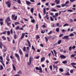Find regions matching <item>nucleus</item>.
<instances>
[{
    "mask_svg": "<svg viewBox=\"0 0 76 76\" xmlns=\"http://www.w3.org/2000/svg\"><path fill=\"white\" fill-rule=\"evenodd\" d=\"M5 4H7L8 7L10 8V6H11V3L9 1H7L6 2Z\"/></svg>",
    "mask_w": 76,
    "mask_h": 76,
    "instance_id": "1",
    "label": "nucleus"
},
{
    "mask_svg": "<svg viewBox=\"0 0 76 76\" xmlns=\"http://www.w3.org/2000/svg\"><path fill=\"white\" fill-rule=\"evenodd\" d=\"M36 70H39V73H42V70L41 69H39V67H36L35 68Z\"/></svg>",
    "mask_w": 76,
    "mask_h": 76,
    "instance_id": "2",
    "label": "nucleus"
},
{
    "mask_svg": "<svg viewBox=\"0 0 76 76\" xmlns=\"http://www.w3.org/2000/svg\"><path fill=\"white\" fill-rule=\"evenodd\" d=\"M69 35L65 36L63 38V39H66L69 40Z\"/></svg>",
    "mask_w": 76,
    "mask_h": 76,
    "instance_id": "3",
    "label": "nucleus"
},
{
    "mask_svg": "<svg viewBox=\"0 0 76 76\" xmlns=\"http://www.w3.org/2000/svg\"><path fill=\"white\" fill-rule=\"evenodd\" d=\"M10 21V17H8L5 20L6 22H9Z\"/></svg>",
    "mask_w": 76,
    "mask_h": 76,
    "instance_id": "4",
    "label": "nucleus"
},
{
    "mask_svg": "<svg viewBox=\"0 0 76 76\" xmlns=\"http://www.w3.org/2000/svg\"><path fill=\"white\" fill-rule=\"evenodd\" d=\"M25 33H23L22 34V35L20 38V39H23V38L24 37V36H25Z\"/></svg>",
    "mask_w": 76,
    "mask_h": 76,
    "instance_id": "5",
    "label": "nucleus"
},
{
    "mask_svg": "<svg viewBox=\"0 0 76 76\" xmlns=\"http://www.w3.org/2000/svg\"><path fill=\"white\" fill-rule=\"evenodd\" d=\"M60 57L61 58H66V57L64 55H61L60 56Z\"/></svg>",
    "mask_w": 76,
    "mask_h": 76,
    "instance_id": "6",
    "label": "nucleus"
},
{
    "mask_svg": "<svg viewBox=\"0 0 76 76\" xmlns=\"http://www.w3.org/2000/svg\"><path fill=\"white\" fill-rule=\"evenodd\" d=\"M19 53H20V56H21V55H23V52H22V50H21V49H19Z\"/></svg>",
    "mask_w": 76,
    "mask_h": 76,
    "instance_id": "7",
    "label": "nucleus"
},
{
    "mask_svg": "<svg viewBox=\"0 0 76 76\" xmlns=\"http://www.w3.org/2000/svg\"><path fill=\"white\" fill-rule=\"evenodd\" d=\"M27 42L28 43V46H29V47H31V43L28 40H27Z\"/></svg>",
    "mask_w": 76,
    "mask_h": 76,
    "instance_id": "8",
    "label": "nucleus"
},
{
    "mask_svg": "<svg viewBox=\"0 0 76 76\" xmlns=\"http://www.w3.org/2000/svg\"><path fill=\"white\" fill-rule=\"evenodd\" d=\"M69 3V1H67L66 2L65 4L66 5V7H69V5H67Z\"/></svg>",
    "mask_w": 76,
    "mask_h": 76,
    "instance_id": "9",
    "label": "nucleus"
},
{
    "mask_svg": "<svg viewBox=\"0 0 76 76\" xmlns=\"http://www.w3.org/2000/svg\"><path fill=\"white\" fill-rule=\"evenodd\" d=\"M27 50H26V51L27 52V53H29V47H26Z\"/></svg>",
    "mask_w": 76,
    "mask_h": 76,
    "instance_id": "10",
    "label": "nucleus"
},
{
    "mask_svg": "<svg viewBox=\"0 0 76 76\" xmlns=\"http://www.w3.org/2000/svg\"><path fill=\"white\" fill-rule=\"evenodd\" d=\"M34 60V58L33 57L31 56L29 58V61H31L32 60Z\"/></svg>",
    "mask_w": 76,
    "mask_h": 76,
    "instance_id": "11",
    "label": "nucleus"
},
{
    "mask_svg": "<svg viewBox=\"0 0 76 76\" xmlns=\"http://www.w3.org/2000/svg\"><path fill=\"white\" fill-rule=\"evenodd\" d=\"M26 2L27 4V5H29V4H31V2L28 1H26Z\"/></svg>",
    "mask_w": 76,
    "mask_h": 76,
    "instance_id": "12",
    "label": "nucleus"
},
{
    "mask_svg": "<svg viewBox=\"0 0 76 76\" xmlns=\"http://www.w3.org/2000/svg\"><path fill=\"white\" fill-rule=\"evenodd\" d=\"M2 46H3V45L2 42H0V47L1 49H2Z\"/></svg>",
    "mask_w": 76,
    "mask_h": 76,
    "instance_id": "13",
    "label": "nucleus"
},
{
    "mask_svg": "<svg viewBox=\"0 0 76 76\" xmlns=\"http://www.w3.org/2000/svg\"><path fill=\"white\" fill-rule=\"evenodd\" d=\"M12 65L13 66V68L14 70V71H16V67H15V65H14L13 64H12Z\"/></svg>",
    "mask_w": 76,
    "mask_h": 76,
    "instance_id": "14",
    "label": "nucleus"
},
{
    "mask_svg": "<svg viewBox=\"0 0 76 76\" xmlns=\"http://www.w3.org/2000/svg\"><path fill=\"white\" fill-rule=\"evenodd\" d=\"M45 58L44 57H42L41 59V62H43V61L45 60Z\"/></svg>",
    "mask_w": 76,
    "mask_h": 76,
    "instance_id": "15",
    "label": "nucleus"
},
{
    "mask_svg": "<svg viewBox=\"0 0 76 76\" xmlns=\"http://www.w3.org/2000/svg\"><path fill=\"white\" fill-rule=\"evenodd\" d=\"M71 66H72V67H73V66H75L73 65H76V63H72L71 64Z\"/></svg>",
    "mask_w": 76,
    "mask_h": 76,
    "instance_id": "16",
    "label": "nucleus"
},
{
    "mask_svg": "<svg viewBox=\"0 0 76 76\" xmlns=\"http://www.w3.org/2000/svg\"><path fill=\"white\" fill-rule=\"evenodd\" d=\"M31 23H35V21L34 18H33L31 20Z\"/></svg>",
    "mask_w": 76,
    "mask_h": 76,
    "instance_id": "17",
    "label": "nucleus"
},
{
    "mask_svg": "<svg viewBox=\"0 0 76 76\" xmlns=\"http://www.w3.org/2000/svg\"><path fill=\"white\" fill-rule=\"evenodd\" d=\"M15 56L17 58H20L19 56V55L17 53H15Z\"/></svg>",
    "mask_w": 76,
    "mask_h": 76,
    "instance_id": "18",
    "label": "nucleus"
},
{
    "mask_svg": "<svg viewBox=\"0 0 76 76\" xmlns=\"http://www.w3.org/2000/svg\"><path fill=\"white\" fill-rule=\"evenodd\" d=\"M53 68H56V70H57V69H58V68L57 67V66H55L54 65H53Z\"/></svg>",
    "mask_w": 76,
    "mask_h": 76,
    "instance_id": "19",
    "label": "nucleus"
},
{
    "mask_svg": "<svg viewBox=\"0 0 76 76\" xmlns=\"http://www.w3.org/2000/svg\"><path fill=\"white\" fill-rule=\"evenodd\" d=\"M15 25H20V23L19 22H15Z\"/></svg>",
    "mask_w": 76,
    "mask_h": 76,
    "instance_id": "20",
    "label": "nucleus"
},
{
    "mask_svg": "<svg viewBox=\"0 0 76 76\" xmlns=\"http://www.w3.org/2000/svg\"><path fill=\"white\" fill-rule=\"evenodd\" d=\"M7 50V48H4V49H3L2 50V52H3V53H4V52H6Z\"/></svg>",
    "mask_w": 76,
    "mask_h": 76,
    "instance_id": "21",
    "label": "nucleus"
},
{
    "mask_svg": "<svg viewBox=\"0 0 76 76\" xmlns=\"http://www.w3.org/2000/svg\"><path fill=\"white\" fill-rule=\"evenodd\" d=\"M64 75H68V76H69L70 75V74H69V72H67L66 73L64 74Z\"/></svg>",
    "mask_w": 76,
    "mask_h": 76,
    "instance_id": "22",
    "label": "nucleus"
},
{
    "mask_svg": "<svg viewBox=\"0 0 76 76\" xmlns=\"http://www.w3.org/2000/svg\"><path fill=\"white\" fill-rule=\"evenodd\" d=\"M53 51L54 52V53L56 57H57V52H56V51L55 50H53Z\"/></svg>",
    "mask_w": 76,
    "mask_h": 76,
    "instance_id": "23",
    "label": "nucleus"
},
{
    "mask_svg": "<svg viewBox=\"0 0 76 76\" xmlns=\"http://www.w3.org/2000/svg\"><path fill=\"white\" fill-rule=\"evenodd\" d=\"M15 14L12 15L11 18L12 20L13 19V18H15Z\"/></svg>",
    "mask_w": 76,
    "mask_h": 76,
    "instance_id": "24",
    "label": "nucleus"
},
{
    "mask_svg": "<svg viewBox=\"0 0 76 76\" xmlns=\"http://www.w3.org/2000/svg\"><path fill=\"white\" fill-rule=\"evenodd\" d=\"M17 18H18V16L16 15L14 18H13V20H16L17 19Z\"/></svg>",
    "mask_w": 76,
    "mask_h": 76,
    "instance_id": "25",
    "label": "nucleus"
},
{
    "mask_svg": "<svg viewBox=\"0 0 76 76\" xmlns=\"http://www.w3.org/2000/svg\"><path fill=\"white\" fill-rule=\"evenodd\" d=\"M44 38L46 40V42H47L48 41V38H47V37H45Z\"/></svg>",
    "mask_w": 76,
    "mask_h": 76,
    "instance_id": "26",
    "label": "nucleus"
},
{
    "mask_svg": "<svg viewBox=\"0 0 76 76\" xmlns=\"http://www.w3.org/2000/svg\"><path fill=\"white\" fill-rule=\"evenodd\" d=\"M61 40H59L58 41V44H60L61 42Z\"/></svg>",
    "mask_w": 76,
    "mask_h": 76,
    "instance_id": "27",
    "label": "nucleus"
},
{
    "mask_svg": "<svg viewBox=\"0 0 76 76\" xmlns=\"http://www.w3.org/2000/svg\"><path fill=\"white\" fill-rule=\"evenodd\" d=\"M76 54H72L70 56V57H74L75 56H76Z\"/></svg>",
    "mask_w": 76,
    "mask_h": 76,
    "instance_id": "28",
    "label": "nucleus"
},
{
    "mask_svg": "<svg viewBox=\"0 0 76 76\" xmlns=\"http://www.w3.org/2000/svg\"><path fill=\"white\" fill-rule=\"evenodd\" d=\"M61 7H64L65 6H66V4H65L64 3H63L61 4Z\"/></svg>",
    "mask_w": 76,
    "mask_h": 76,
    "instance_id": "29",
    "label": "nucleus"
},
{
    "mask_svg": "<svg viewBox=\"0 0 76 76\" xmlns=\"http://www.w3.org/2000/svg\"><path fill=\"white\" fill-rule=\"evenodd\" d=\"M6 60H7V61H10V59H9V57L7 56L6 57Z\"/></svg>",
    "mask_w": 76,
    "mask_h": 76,
    "instance_id": "30",
    "label": "nucleus"
},
{
    "mask_svg": "<svg viewBox=\"0 0 76 76\" xmlns=\"http://www.w3.org/2000/svg\"><path fill=\"white\" fill-rule=\"evenodd\" d=\"M51 11H52V12H57V10L55 9H52L50 10Z\"/></svg>",
    "mask_w": 76,
    "mask_h": 76,
    "instance_id": "31",
    "label": "nucleus"
},
{
    "mask_svg": "<svg viewBox=\"0 0 76 76\" xmlns=\"http://www.w3.org/2000/svg\"><path fill=\"white\" fill-rule=\"evenodd\" d=\"M50 20L51 21H54V18H53L51 16L50 17Z\"/></svg>",
    "mask_w": 76,
    "mask_h": 76,
    "instance_id": "32",
    "label": "nucleus"
},
{
    "mask_svg": "<svg viewBox=\"0 0 76 76\" xmlns=\"http://www.w3.org/2000/svg\"><path fill=\"white\" fill-rule=\"evenodd\" d=\"M56 32H59V31H60V29L59 28H57L56 29Z\"/></svg>",
    "mask_w": 76,
    "mask_h": 76,
    "instance_id": "33",
    "label": "nucleus"
},
{
    "mask_svg": "<svg viewBox=\"0 0 76 76\" xmlns=\"http://www.w3.org/2000/svg\"><path fill=\"white\" fill-rule=\"evenodd\" d=\"M43 13L45 15V12H46V10H45V8H44L43 9Z\"/></svg>",
    "mask_w": 76,
    "mask_h": 76,
    "instance_id": "34",
    "label": "nucleus"
},
{
    "mask_svg": "<svg viewBox=\"0 0 76 76\" xmlns=\"http://www.w3.org/2000/svg\"><path fill=\"white\" fill-rule=\"evenodd\" d=\"M69 20H70V23H72V22H73V19L72 18H70Z\"/></svg>",
    "mask_w": 76,
    "mask_h": 76,
    "instance_id": "35",
    "label": "nucleus"
},
{
    "mask_svg": "<svg viewBox=\"0 0 76 76\" xmlns=\"http://www.w3.org/2000/svg\"><path fill=\"white\" fill-rule=\"evenodd\" d=\"M31 61H29V62H27V64H28V65H29V66H30V64H31Z\"/></svg>",
    "mask_w": 76,
    "mask_h": 76,
    "instance_id": "36",
    "label": "nucleus"
},
{
    "mask_svg": "<svg viewBox=\"0 0 76 76\" xmlns=\"http://www.w3.org/2000/svg\"><path fill=\"white\" fill-rule=\"evenodd\" d=\"M3 66L1 65L0 70H3Z\"/></svg>",
    "mask_w": 76,
    "mask_h": 76,
    "instance_id": "37",
    "label": "nucleus"
},
{
    "mask_svg": "<svg viewBox=\"0 0 76 76\" xmlns=\"http://www.w3.org/2000/svg\"><path fill=\"white\" fill-rule=\"evenodd\" d=\"M45 30H42L41 31V33H42V34H44L45 33Z\"/></svg>",
    "mask_w": 76,
    "mask_h": 76,
    "instance_id": "38",
    "label": "nucleus"
},
{
    "mask_svg": "<svg viewBox=\"0 0 76 76\" xmlns=\"http://www.w3.org/2000/svg\"><path fill=\"white\" fill-rule=\"evenodd\" d=\"M6 23H7V24L8 26H9L11 24V22L9 23V22H7Z\"/></svg>",
    "mask_w": 76,
    "mask_h": 76,
    "instance_id": "39",
    "label": "nucleus"
},
{
    "mask_svg": "<svg viewBox=\"0 0 76 76\" xmlns=\"http://www.w3.org/2000/svg\"><path fill=\"white\" fill-rule=\"evenodd\" d=\"M31 12L32 13H33V12H34V8H32L31 9Z\"/></svg>",
    "mask_w": 76,
    "mask_h": 76,
    "instance_id": "40",
    "label": "nucleus"
},
{
    "mask_svg": "<svg viewBox=\"0 0 76 76\" xmlns=\"http://www.w3.org/2000/svg\"><path fill=\"white\" fill-rule=\"evenodd\" d=\"M0 59L2 62L3 61V57H2V56H0Z\"/></svg>",
    "mask_w": 76,
    "mask_h": 76,
    "instance_id": "41",
    "label": "nucleus"
},
{
    "mask_svg": "<svg viewBox=\"0 0 76 76\" xmlns=\"http://www.w3.org/2000/svg\"><path fill=\"white\" fill-rule=\"evenodd\" d=\"M23 51H24V52H25V51H26V47H25V46L23 48Z\"/></svg>",
    "mask_w": 76,
    "mask_h": 76,
    "instance_id": "42",
    "label": "nucleus"
},
{
    "mask_svg": "<svg viewBox=\"0 0 76 76\" xmlns=\"http://www.w3.org/2000/svg\"><path fill=\"white\" fill-rule=\"evenodd\" d=\"M62 63H63V64H66V63H67V61H62Z\"/></svg>",
    "mask_w": 76,
    "mask_h": 76,
    "instance_id": "43",
    "label": "nucleus"
},
{
    "mask_svg": "<svg viewBox=\"0 0 76 76\" xmlns=\"http://www.w3.org/2000/svg\"><path fill=\"white\" fill-rule=\"evenodd\" d=\"M69 26V24L67 23H66L63 25V27H64L65 26Z\"/></svg>",
    "mask_w": 76,
    "mask_h": 76,
    "instance_id": "44",
    "label": "nucleus"
},
{
    "mask_svg": "<svg viewBox=\"0 0 76 76\" xmlns=\"http://www.w3.org/2000/svg\"><path fill=\"white\" fill-rule=\"evenodd\" d=\"M2 38L4 39V40H6V38L4 36H3L2 37Z\"/></svg>",
    "mask_w": 76,
    "mask_h": 76,
    "instance_id": "45",
    "label": "nucleus"
},
{
    "mask_svg": "<svg viewBox=\"0 0 76 76\" xmlns=\"http://www.w3.org/2000/svg\"><path fill=\"white\" fill-rule=\"evenodd\" d=\"M7 32V35H10V31H8Z\"/></svg>",
    "mask_w": 76,
    "mask_h": 76,
    "instance_id": "46",
    "label": "nucleus"
},
{
    "mask_svg": "<svg viewBox=\"0 0 76 76\" xmlns=\"http://www.w3.org/2000/svg\"><path fill=\"white\" fill-rule=\"evenodd\" d=\"M49 67L51 71H52V70H53L52 65H51L50 66H49Z\"/></svg>",
    "mask_w": 76,
    "mask_h": 76,
    "instance_id": "47",
    "label": "nucleus"
},
{
    "mask_svg": "<svg viewBox=\"0 0 76 76\" xmlns=\"http://www.w3.org/2000/svg\"><path fill=\"white\" fill-rule=\"evenodd\" d=\"M17 37V36H16V35H14V38L15 39H16Z\"/></svg>",
    "mask_w": 76,
    "mask_h": 76,
    "instance_id": "48",
    "label": "nucleus"
},
{
    "mask_svg": "<svg viewBox=\"0 0 76 76\" xmlns=\"http://www.w3.org/2000/svg\"><path fill=\"white\" fill-rule=\"evenodd\" d=\"M17 2L19 3V4H20L21 3V1L20 0H18Z\"/></svg>",
    "mask_w": 76,
    "mask_h": 76,
    "instance_id": "49",
    "label": "nucleus"
},
{
    "mask_svg": "<svg viewBox=\"0 0 76 76\" xmlns=\"http://www.w3.org/2000/svg\"><path fill=\"white\" fill-rule=\"evenodd\" d=\"M69 36L70 37H72V36H74V34L73 33H71L69 34Z\"/></svg>",
    "mask_w": 76,
    "mask_h": 76,
    "instance_id": "50",
    "label": "nucleus"
},
{
    "mask_svg": "<svg viewBox=\"0 0 76 76\" xmlns=\"http://www.w3.org/2000/svg\"><path fill=\"white\" fill-rule=\"evenodd\" d=\"M18 74H22V72H21V70H20L18 72Z\"/></svg>",
    "mask_w": 76,
    "mask_h": 76,
    "instance_id": "51",
    "label": "nucleus"
},
{
    "mask_svg": "<svg viewBox=\"0 0 76 76\" xmlns=\"http://www.w3.org/2000/svg\"><path fill=\"white\" fill-rule=\"evenodd\" d=\"M10 32L11 34H13V28H12L10 30Z\"/></svg>",
    "mask_w": 76,
    "mask_h": 76,
    "instance_id": "52",
    "label": "nucleus"
},
{
    "mask_svg": "<svg viewBox=\"0 0 76 76\" xmlns=\"http://www.w3.org/2000/svg\"><path fill=\"white\" fill-rule=\"evenodd\" d=\"M56 7H57V8H61V6L60 5H57L56 6Z\"/></svg>",
    "mask_w": 76,
    "mask_h": 76,
    "instance_id": "53",
    "label": "nucleus"
},
{
    "mask_svg": "<svg viewBox=\"0 0 76 76\" xmlns=\"http://www.w3.org/2000/svg\"><path fill=\"white\" fill-rule=\"evenodd\" d=\"M59 71L61 72H63V69H59Z\"/></svg>",
    "mask_w": 76,
    "mask_h": 76,
    "instance_id": "54",
    "label": "nucleus"
},
{
    "mask_svg": "<svg viewBox=\"0 0 76 76\" xmlns=\"http://www.w3.org/2000/svg\"><path fill=\"white\" fill-rule=\"evenodd\" d=\"M53 32L52 31H50V32L48 33V35H50L52 33V32Z\"/></svg>",
    "mask_w": 76,
    "mask_h": 76,
    "instance_id": "55",
    "label": "nucleus"
},
{
    "mask_svg": "<svg viewBox=\"0 0 76 76\" xmlns=\"http://www.w3.org/2000/svg\"><path fill=\"white\" fill-rule=\"evenodd\" d=\"M19 29V26H17L15 28V29H16V30H18V29Z\"/></svg>",
    "mask_w": 76,
    "mask_h": 76,
    "instance_id": "56",
    "label": "nucleus"
},
{
    "mask_svg": "<svg viewBox=\"0 0 76 76\" xmlns=\"http://www.w3.org/2000/svg\"><path fill=\"white\" fill-rule=\"evenodd\" d=\"M59 24L58 23H57L56 24V26H59Z\"/></svg>",
    "mask_w": 76,
    "mask_h": 76,
    "instance_id": "57",
    "label": "nucleus"
},
{
    "mask_svg": "<svg viewBox=\"0 0 76 76\" xmlns=\"http://www.w3.org/2000/svg\"><path fill=\"white\" fill-rule=\"evenodd\" d=\"M32 50H34V51H35V48H34V46H32Z\"/></svg>",
    "mask_w": 76,
    "mask_h": 76,
    "instance_id": "58",
    "label": "nucleus"
},
{
    "mask_svg": "<svg viewBox=\"0 0 76 76\" xmlns=\"http://www.w3.org/2000/svg\"><path fill=\"white\" fill-rule=\"evenodd\" d=\"M72 47L70 46L69 48V51H71L72 50Z\"/></svg>",
    "mask_w": 76,
    "mask_h": 76,
    "instance_id": "59",
    "label": "nucleus"
},
{
    "mask_svg": "<svg viewBox=\"0 0 76 76\" xmlns=\"http://www.w3.org/2000/svg\"><path fill=\"white\" fill-rule=\"evenodd\" d=\"M67 12H73V10H67Z\"/></svg>",
    "mask_w": 76,
    "mask_h": 76,
    "instance_id": "60",
    "label": "nucleus"
},
{
    "mask_svg": "<svg viewBox=\"0 0 76 76\" xmlns=\"http://www.w3.org/2000/svg\"><path fill=\"white\" fill-rule=\"evenodd\" d=\"M36 37L37 39H39V38H40V37L39 36V35H37L36 36Z\"/></svg>",
    "mask_w": 76,
    "mask_h": 76,
    "instance_id": "61",
    "label": "nucleus"
},
{
    "mask_svg": "<svg viewBox=\"0 0 76 76\" xmlns=\"http://www.w3.org/2000/svg\"><path fill=\"white\" fill-rule=\"evenodd\" d=\"M38 15H39V18L40 19H41V15H40V14L39 13Z\"/></svg>",
    "mask_w": 76,
    "mask_h": 76,
    "instance_id": "62",
    "label": "nucleus"
},
{
    "mask_svg": "<svg viewBox=\"0 0 76 76\" xmlns=\"http://www.w3.org/2000/svg\"><path fill=\"white\" fill-rule=\"evenodd\" d=\"M62 31L63 32H66V30L63 29L62 30Z\"/></svg>",
    "mask_w": 76,
    "mask_h": 76,
    "instance_id": "63",
    "label": "nucleus"
},
{
    "mask_svg": "<svg viewBox=\"0 0 76 76\" xmlns=\"http://www.w3.org/2000/svg\"><path fill=\"white\" fill-rule=\"evenodd\" d=\"M73 72V69L71 70L70 71V73H72Z\"/></svg>",
    "mask_w": 76,
    "mask_h": 76,
    "instance_id": "64",
    "label": "nucleus"
}]
</instances>
